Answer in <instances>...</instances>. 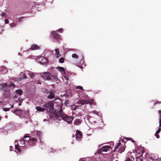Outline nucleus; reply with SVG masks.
<instances>
[{
    "label": "nucleus",
    "instance_id": "0eeeda50",
    "mask_svg": "<svg viewBox=\"0 0 161 161\" xmlns=\"http://www.w3.org/2000/svg\"><path fill=\"white\" fill-rule=\"evenodd\" d=\"M15 115L18 116L20 118L25 117H26V111L22 110L19 109H16L12 111Z\"/></svg>",
    "mask_w": 161,
    "mask_h": 161
},
{
    "label": "nucleus",
    "instance_id": "e433bc0d",
    "mask_svg": "<svg viewBox=\"0 0 161 161\" xmlns=\"http://www.w3.org/2000/svg\"><path fill=\"white\" fill-rule=\"evenodd\" d=\"M3 110L4 111H9L10 110V108H3Z\"/></svg>",
    "mask_w": 161,
    "mask_h": 161
},
{
    "label": "nucleus",
    "instance_id": "7c9ffc66",
    "mask_svg": "<svg viewBox=\"0 0 161 161\" xmlns=\"http://www.w3.org/2000/svg\"><path fill=\"white\" fill-rule=\"evenodd\" d=\"M66 93L67 95H69L71 93V91L70 89H68L66 91Z\"/></svg>",
    "mask_w": 161,
    "mask_h": 161
},
{
    "label": "nucleus",
    "instance_id": "4468645a",
    "mask_svg": "<svg viewBox=\"0 0 161 161\" xmlns=\"http://www.w3.org/2000/svg\"><path fill=\"white\" fill-rule=\"evenodd\" d=\"M91 158L90 157L83 158L82 159H80L79 161H90ZM93 161H101L99 158H96L93 159Z\"/></svg>",
    "mask_w": 161,
    "mask_h": 161
},
{
    "label": "nucleus",
    "instance_id": "a878e982",
    "mask_svg": "<svg viewBox=\"0 0 161 161\" xmlns=\"http://www.w3.org/2000/svg\"><path fill=\"white\" fill-rule=\"evenodd\" d=\"M87 119H88L89 120V121L91 123H92L93 122L94 123L96 122V121H92V119H93V118L91 116H87Z\"/></svg>",
    "mask_w": 161,
    "mask_h": 161
},
{
    "label": "nucleus",
    "instance_id": "f8f14e48",
    "mask_svg": "<svg viewBox=\"0 0 161 161\" xmlns=\"http://www.w3.org/2000/svg\"><path fill=\"white\" fill-rule=\"evenodd\" d=\"M82 137V134L81 131L77 130L76 131V139L77 141H80Z\"/></svg>",
    "mask_w": 161,
    "mask_h": 161
},
{
    "label": "nucleus",
    "instance_id": "8fccbe9b",
    "mask_svg": "<svg viewBox=\"0 0 161 161\" xmlns=\"http://www.w3.org/2000/svg\"><path fill=\"white\" fill-rule=\"evenodd\" d=\"M51 151H50L51 152H53L54 153L55 152V150L53 149L52 148L51 149Z\"/></svg>",
    "mask_w": 161,
    "mask_h": 161
},
{
    "label": "nucleus",
    "instance_id": "cd10ccee",
    "mask_svg": "<svg viewBox=\"0 0 161 161\" xmlns=\"http://www.w3.org/2000/svg\"><path fill=\"white\" fill-rule=\"evenodd\" d=\"M83 57H81L80 58V61L79 62L78 61V64H79L82 65L84 63V60L83 59Z\"/></svg>",
    "mask_w": 161,
    "mask_h": 161
},
{
    "label": "nucleus",
    "instance_id": "aec40b11",
    "mask_svg": "<svg viewBox=\"0 0 161 161\" xmlns=\"http://www.w3.org/2000/svg\"><path fill=\"white\" fill-rule=\"evenodd\" d=\"M134 158L133 156V154H130L128 157L127 158L125 161H133Z\"/></svg>",
    "mask_w": 161,
    "mask_h": 161
},
{
    "label": "nucleus",
    "instance_id": "4d7b16f0",
    "mask_svg": "<svg viewBox=\"0 0 161 161\" xmlns=\"http://www.w3.org/2000/svg\"><path fill=\"white\" fill-rule=\"evenodd\" d=\"M125 139H128V140H129V139H131V138H125Z\"/></svg>",
    "mask_w": 161,
    "mask_h": 161
},
{
    "label": "nucleus",
    "instance_id": "9d476101",
    "mask_svg": "<svg viewBox=\"0 0 161 161\" xmlns=\"http://www.w3.org/2000/svg\"><path fill=\"white\" fill-rule=\"evenodd\" d=\"M23 138L25 140V142L28 145H32V144H31L30 143L32 142L33 141L35 142L36 140L35 138H32L31 139L30 137L26 135H25Z\"/></svg>",
    "mask_w": 161,
    "mask_h": 161
},
{
    "label": "nucleus",
    "instance_id": "f03ea898",
    "mask_svg": "<svg viewBox=\"0 0 161 161\" xmlns=\"http://www.w3.org/2000/svg\"><path fill=\"white\" fill-rule=\"evenodd\" d=\"M25 140L24 138H21L17 144L15 145V152L16 153H20L21 152V147H27L28 145L25 142Z\"/></svg>",
    "mask_w": 161,
    "mask_h": 161
},
{
    "label": "nucleus",
    "instance_id": "b1692460",
    "mask_svg": "<svg viewBox=\"0 0 161 161\" xmlns=\"http://www.w3.org/2000/svg\"><path fill=\"white\" fill-rule=\"evenodd\" d=\"M35 132L38 137L39 138V139L40 140L41 136L42 134L41 132L39 131L36 130L35 131Z\"/></svg>",
    "mask_w": 161,
    "mask_h": 161
},
{
    "label": "nucleus",
    "instance_id": "6ab92c4d",
    "mask_svg": "<svg viewBox=\"0 0 161 161\" xmlns=\"http://www.w3.org/2000/svg\"><path fill=\"white\" fill-rule=\"evenodd\" d=\"M56 68L61 73H65V69L63 67L58 66L56 67Z\"/></svg>",
    "mask_w": 161,
    "mask_h": 161
},
{
    "label": "nucleus",
    "instance_id": "72a5a7b5",
    "mask_svg": "<svg viewBox=\"0 0 161 161\" xmlns=\"http://www.w3.org/2000/svg\"><path fill=\"white\" fill-rule=\"evenodd\" d=\"M59 61L60 63H62L64 62V59L61 57L59 58Z\"/></svg>",
    "mask_w": 161,
    "mask_h": 161
},
{
    "label": "nucleus",
    "instance_id": "13d9d810",
    "mask_svg": "<svg viewBox=\"0 0 161 161\" xmlns=\"http://www.w3.org/2000/svg\"><path fill=\"white\" fill-rule=\"evenodd\" d=\"M47 119H44L43 120V121H47Z\"/></svg>",
    "mask_w": 161,
    "mask_h": 161
},
{
    "label": "nucleus",
    "instance_id": "f3484780",
    "mask_svg": "<svg viewBox=\"0 0 161 161\" xmlns=\"http://www.w3.org/2000/svg\"><path fill=\"white\" fill-rule=\"evenodd\" d=\"M51 34L53 36L54 38L56 39H60V36L55 31H53L51 32Z\"/></svg>",
    "mask_w": 161,
    "mask_h": 161
},
{
    "label": "nucleus",
    "instance_id": "393cba45",
    "mask_svg": "<svg viewBox=\"0 0 161 161\" xmlns=\"http://www.w3.org/2000/svg\"><path fill=\"white\" fill-rule=\"evenodd\" d=\"M125 149V147L124 146H122L120 147L118 151V152L120 153H122V152H124Z\"/></svg>",
    "mask_w": 161,
    "mask_h": 161
},
{
    "label": "nucleus",
    "instance_id": "6e6d98bb",
    "mask_svg": "<svg viewBox=\"0 0 161 161\" xmlns=\"http://www.w3.org/2000/svg\"><path fill=\"white\" fill-rule=\"evenodd\" d=\"M14 107V105H13L11 106V108H12Z\"/></svg>",
    "mask_w": 161,
    "mask_h": 161
},
{
    "label": "nucleus",
    "instance_id": "c03bdc74",
    "mask_svg": "<svg viewBox=\"0 0 161 161\" xmlns=\"http://www.w3.org/2000/svg\"><path fill=\"white\" fill-rule=\"evenodd\" d=\"M9 23V21L7 19H6L5 20V24H8Z\"/></svg>",
    "mask_w": 161,
    "mask_h": 161
},
{
    "label": "nucleus",
    "instance_id": "37998d69",
    "mask_svg": "<svg viewBox=\"0 0 161 161\" xmlns=\"http://www.w3.org/2000/svg\"><path fill=\"white\" fill-rule=\"evenodd\" d=\"M161 130V128H159L156 131V133L158 134L160 132Z\"/></svg>",
    "mask_w": 161,
    "mask_h": 161
},
{
    "label": "nucleus",
    "instance_id": "e2e57ef3",
    "mask_svg": "<svg viewBox=\"0 0 161 161\" xmlns=\"http://www.w3.org/2000/svg\"><path fill=\"white\" fill-rule=\"evenodd\" d=\"M59 101H60V102L61 103V101L60 100H59Z\"/></svg>",
    "mask_w": 161,
    "mask_h": 161
},
{
    "label": "nucleus",
    "instance_id": "bf43d9fd",
    "mask_svg": "<svg viewBox=\"0 0 161 161\" xmlns=\"http://www.w3.org/2000/svg\"><path fill=\"white\" fill-rule=\"evenodd\" d=\"M65 83H66V84H68V82H67H67H65Z\"/></svg>",
    "mask_w": 161,
    "mask_h": 161
},
{
    "label": "nucleus",
    "instance_id": "052dcab7",
    "mask_svg": "<svg viewBox=\"0 0 161 161\" xmlns=\"http://www.w3.org/2000/svg\"><path fill=\"white\" fill-rule=\"evenodd\" d=\"M132 141V142H135V141H134V140H132V141Z\"/></svg>",
    "mask_w": 161,
    "mask_h": 161
},
{
    "label": "nucleus",
    "instance_id": "6e6552de",
    "mask_svg": "<svg viewBox=\"0 0 161 161\" xmlns=\"http://www.w3.org/2000/svg\"><path fill=\"white\" fill-rule=\"evenodd\" d=\"M93 99H88L84 100H79L77 102L78 104H80L81 105L85 104H89L90 105H95V103L93 102Z\"/></svg>",
    "mask_w": 161,
    "mask_h": 161
},
{
    "label": "nucleus",
    "instance_id": "dca6fc26",
    "mask_svg": "<svg viewBox=\"0 0 161 161\" xmlns=\"http://www.w3.org/2000/svg\"><path fill=\"white\" fill-rule=\"evenodd\" d=\"M143 154V152H141V154L140 155H137L136 156V161H142L143 159V157L142 156Z\"/></svg>",
    "mask_w": 161,
    "mask_h": 161
},
{
    "label": "nucleus",
    "instance_id": "9b49d317",
    "mask_svg": "<svg viewBox=\"0 0 161 161\" xmlns=\"http://www.w3.org/2000/svg\"><path fill=\"white\" fill-rule=\"evenodd\" d=\"M110 148V146H103L99 149L98 150V151L99 153H101L102 152H106Z\"/></svg>",
    "mask_w": 161,
    "mask_h": 161
},
{
    "label": "nucleus",
    "instance_id": "f257e3e1",
    "mask_svg": "<svg viewBox=\"0 0 161 161\" xmlns=\"http://www.w3.org/2000/svg\"><path fill=\"white\" fill-rule=\"evenodd\" d=\"M50 118L54 119L60 120L63 119L67 123H70L73 120V118L72 116H69L67 114H65L63 112V110L61 107L58 112L51 113L50 114Z\"/></svg>",
    "mask_w": 161,
    "mask_h": 161
},
{
    "label": "nucleus",
    "instance_id": "58836bf2",
    "mask_svg": "<svg viewBox=\"0 0 161 161\" xmlns=\"http://www.w3.org/2000/svg\"><path fill=\"white\" fill-rule=\"evenodd\" d=\"M8 86L10 87H14L15 86V85L13 83H11L9 85H8Z\"/></svg>",
    "mask_w": 161,
    "mask_h": 161
},
{
    "label": "nucleus",
    "instance_id": "69168bd1",
    "mask_svg": "<svg viewBox=\"0 0 161 161\" xmlns=\"http://www.w3.org/2000/svg\"><path fill=\"white\" fill-rule=\"evenodd\" d=\"M66 102H65V103H66Z\"/></svg>",
    "mask_w": 161,
    "mask_h": 161
},
{
    "label": "nucleus",
    "instance_id": "5fc2aeb1",
    "mask_svg": "<svg viewBox=\"0 0 161 161\" xmlns=\"http://www.w3.org/2000/svg\"><path fill=\"white\" fill-rule=\"evenodd\" d=\"M10 151H12V150H11V148H12V146H10Z\"/></svg>",
    "mask_w": 161,
    "mask_h": 161
},
{
    "label": "nucleus",
    "instance_id": "39448f33",
    "mask_svg": "<svg viewBox=\"0 0 161 161\" xmlns=\"http://www.w3.org/2000/svg\"><path fill=\"white\" fill-rule=\"evenodd\" d=\"M145 158L147 161H161V158H156L154 154L148 153H146Z\"/></svg>",
    "mask_w": 161,
    "mask_h": 161
},
{
    "label": "nucleus",
    "instance_id": "680f3d73",
    "mask_svg": "<svg viewBox=\"0 0 161 161\" xmlns=\"http://www.w3.org/2000/svg\"><path fill=\"white\" fill-rule=\"evenodd\" d=\"M87 135H88V136H90V135H91V134H88Z\"/></svg>",
    "mask_w": 161,
    "mask_h": 161
},
{
    "label": "nucleus",
    "instance_id": "864d4df0",
    "mask_svg": "<svg viewBox=\"0 0 161 161\" xmlns=\"http://www.w3.org/2000/svg\"><path fill=\"white\" fill-rule=\"evenodd\" d=\"M37 84H41V83L40 82V81H38V82H37Z\"/></svg>",
    "mask_w": 161,
    "mask_h": 161
},
{
    "label": "nucleus",
    "instance_id": "412c9836",
    "mask_svg": "<svg viewBox=\"0 0 161 161\" xmlns=\"http://www.w3.org/2000/svg\"><path fill=\"white\" fill-rule=\"evenodd\" d=\"M81 123V120L80 119H77L74 121V124L76 125H79Z\"/></svg>",
    "mask_w": 161,
    "mask_h": 161
},
{
    "label": "nucleus",
    "instance_id": "a18cd8bd",
    "mask_svg": "<svg viewBox=\"0 0 161 161\" xmlns=\"http://www.w3.org/2000/svg\"><path fill=\"white\" fill-rule=\"evenodd\" d=\"M24 18V17H21L19 18L18 19V20L19 22H20L21 21L22 19H23Z\"/></svg>",
    "mask_w": 161,
    "mask_h": 161
},
{
    "label": "nucleus",
    "instance_id": "603ef678",
    "mask_svg": "<svg viewBox=\"0 0 161 161\" xmlns=\"http://www.w3.org/2000/svg\"><path fill=\"white\" fill-rule=\"evenodd\" d=\"M158 113L159 114H161V110L158 111Z\"/></svg>",
    "mask_w": 161,
    "mask_h": 161
},
{
    "label": "nucleus",
    "instance_id": "3c124183",
    "mask_svg": "<svg viewBox=\"0 0 161 161\" xmlns=\"http://www.w3.org/2000/svg\"><path fill=\"white\" fill-rule=\"evenodd\" d=\"M159 103H161V102H159L158 101H157L156 103H154V105H155L156 104H158Z\"/></svg>",
    "mask_w": 161,
    "mask_h": 161
},
{
    "label": "nucleus",
    "instance_id": "423d86ee",
    "mask_svg": "<svg viewBox=\"0 0 161 161\" xmlns=\"http://www.w3.org/2000/svg\"><path fill=\"white\" fill-rule=\"evenodd\" d=\"M0 86L1 90L4 92V96L6 97H8L10 94L8 85L6 83H5L1 84Z\"/></svg>",
    "mask_w": 161,
    "mask_h": 161
},
{
    "label": "nucleus",
    "instance_id": "7ed1b4c3",
    "mask_svg": "<svg viewBox=\"0 0 161 161\" xmlns=\"http://www.w3.org/2000/svg\"><path fill=\"white\" fill-rule=\"evenodd\" d=\"M54 103L53 101H51L48 102L46 103L44 105L43 107L45 110L50 113L49 116L50 114L55 112H58V111H54L52 112L53 109Z\"/></svg>",
    "mask_w": 161,
    "mask_h": 161
},
{
    "label": "nucleus",
    "instance_id": "0e129e2a",
    "mask_svg": "<svg viewBox=\"0 0 161 161\" xmlns=\"http://www.w3.org/2000/svg\"><path fill=\"white\" fill-rule=\"evenodd\" d=\"M15 97L16 98V96H15V97Z\"/></svg>",
    "mask_w": 161,
    "mask_h": 161
},
{
    "label": "nucleus",
    "instance_id": "4c0bfd02",
    "mask_svg": "<svg viewBox=\"0 0 161 161\" xmlns=\"http://www.w3.org/2000/svg\"><path fill=\"white\" fill-rule=\"evenodd\" d=\"M10 26L12 27H15L16 26V24L14 23H12L10 24Z\"/></svg>",
    "mask_w": 161,
    "mask_h": 161
},
{
    "label": "nucleus",
    "instance_id": "4be33fe9",
    "mask_svg": "<svg viewBox=\"0 0 161 161\" xmlns=\"http://www.w3.org/2000/svg\"><path fill=\"white\" fill-rule=\"evenodd\" d=\"M55 55L56 57L58 58L61 56L60 54L59 53V51L58 49H56L55 50Z\"/></svg>",
    "mask_w": 161,
    "mask_h": 161
},
{
    "label": "nucleus",
    "instance_id": "a19ab883",
    "mask_svg": "<svg viewBox=\"0 0 161 161\" xmlns=\"http://www.w3.org/2000/svg\"><path fill=\"white\" fill-rule=\"evenodd\" d=\"M63 29L62 28H60L58 29L57 31H58L59 32L62 33L63 31Z\"/></svg>",
    "mask_w": 161,
    "mask_h": 161
},
{
    "label": "nucleus",
    "instance_id": "c756f323",
    "mask_svg": "<svg viewBox=\"0 0 161 161\" xmlns=\"http://www.w3.org/2000/svg\"><path fill=\"white\" fill-rule=\"evenodd\" d=\"M72 57L73 58H75V59H77L79 57L75 53L72 54Z\"/></svg>",
    "mask_w": 161,
    "mask_h": 161
},
{
    "label": "nucleus",
    "instance_id": "774afa93",
    "mask_svg": "<svg viewBox=\"0 0 161 161\" xmlns=\"http://www.w3.org/2000/svg\"><path fill=\"white\" fill-rule=\"evenodd\" d=\"M76 109V108H75V109Z\"/></svg>",
    "mask_w": 161,
    "mask_h": 161
},
{
    "label": "nucleus",
    "instance_id": "ddd939ff",
    "mask_svg": "<svg viewBox=\"0 0 161 161\" xmlns=\"http://www.w3.org/2000/svg\"><path fill=\"white\" fill-rule=\"evenodd\" d=\"M56 91L53 90H50L48 93L49 95L47 96V98L49 99H52L54 97V94Z\"/></svg>",
    "mask_w": 161,
    "mask_h": 161
},
{
    "label": "nucleus",
    "instance_id": "de8ad7c7",
    "mask_svg": "<svg viewBox=\"0 0 161 161\" xmlns=\"http://www.w3.org/2000/svg\"><path fill=\"white\" fill-rule=\"evenodd\" d=\"M155 136H156L157 138H159V135L158 134V133H155Z\"/></svg>",
    "mask_w": 161,
    "mask_h": 161
},
{
    "label": "nucleus",
    "instance_id": "49530a36",
    "mask_svg": "<svg viewBox=\"0 0 161 161\" xmlns=\"http://www.w3.org/2000/svg\"><path fill=\"white\" fill-rule=\"evenodd\" d=\"M19 103L18 105V106H20L21 105L22 102V100L21 101L20 100H19Z\"/></svg>",
    "mask_w": 161,
    "mask_h": 161
},
{
    "label": "nucleus",
    "instance_id": "f704fd0d",
    "mask_svg": "<svg viewBox=\"0 0 161 161\" xmlns=\"http://www.w3.org/2000/svg\"><path fill=\"white\" fill-rule=\"evenodd\" d=\"M159 127L161 128V114L160 115L159 117Z\"/></svg>",
    "mask_w": 161,
    "mask_h": 161
},
{
    "label": "nucleus",
    "instance_id": "5701e85b",
    "mask_svg": "<svg viewBox=\"0 0 161 161\" xmlns=\"http://www.w3.org/2000/svg\"><path fill=\"white\" fill-rule=\"evenodd\" d=\"M26 78V75L25 74H22L21 73V74L20 77L19 78V80H23Z\"/></svg>",
    "mask_w": 161,
    "mask_h": 161
},
{
    "label": "nucleus",
    "instance_id": "a211bd4d",
    "mask_svg": "<svg viewBox=\"0 0 161 161\" xmlns=\"http://www.w3.org/2000/svg\"><path fill=\"white\" fill-rule=\"evenodd\" d=\"M35 108L37 111L40 112H42L45 110L44 108H42L40 106H36Z\"/></svg>",
    "mask_w": 161,
    "mask_h": 161
},
{
    "label": "nucleus",
    "instance_id": "09e8293b",
    "mask_svg": "<svg viewBox=\"0 0 161 161\" xmlns=\"http://www.w3.org/2000/svg\"><path fill=\"white\" fill-rule=\"evenodd\" d=\"M5 15V13L4 12H2L1 14V15L2 16H4Z\"/></svg>",
    "mask_w": 161,
    "mask_h": 161
},
{
    "label": "nucleus",
    "instance_id": "1a4fd4ad",
    "mask_svg": "<svg viewBox=\"0 0 161 161\" xmlns=\"http://www.w3.org/2000/svg\"><path fill=\"white\" fill-rule=\"evenodd\" d=\"M36 60L37 62L41 64L45 65L47 62V58L44 57L39 56L37 58Z\"/></svg>",
    "mask_w": 161,
    "mask_h": 161
},
{
    "label": "nucleus",
    "instance_id": "bb28decb",
    "mask_svg": "<svg viewBox=\"0 0 161 161\" xmlns=\"http://www.w3.org/2000/svg\"><path fill=\"white\" fill-rule=\"evenodd\" d=\"M15 92L18 95H21L23 93L22 90L19 89L16 90L15 91Z\"/></svg>",
    "mask_w": 161,
    "mask_h": 161
},
{
    "label": "nucleus",
    "instance_id": "2f4dec72",
    "mask_svg": "<svg viewBox=\"0 0 161 161\" xmlns=\"http://www.w3.org/2000/svg\"><path fill=\"white\" fill-rule=\"evenodd\" d=\"M91 113L96 114L97 115H99V113L97 111L95 110H93L92 111Z\"/></svg>",
    "mask_w": 161,
    "mask_h": 161
},
{
    "label": "nucleus",
    "instance_id": "c85d7f7f",
    "mask_svg": "<svg viewBox=\"0 0 161 161\" xmlns=\"http://www.w3.org/2000/svg\"><path fill=\"white\" fill-rule=\"evenodd\" d=\"M120 144V142H119L116 145L115 147L114 151V152L117 150V149L118 148V147L119 146Z\"/></svg>",
    "mask_w": 161,
    "mask_h": 161
},
{
    "label": "nucleus",
    "instance_id": "79ce46f5",
    "mask_svg": "<svg viewBox=\"0 0 161 161\" xmlns=\"http://www.w3.org/2000/svg\"><path fill=\"white\" fill-rule=\"evenodd\" d=\"M29 75H30L31 77H32L34 76V74L33 73H31L30 72L29 73Z\"/></svg>",
    "mask_w": 161,
    "mask_h": 161
},
{
    "label": "nucleus",
    "instance_id": "473e14b6",
    "mask_svg": "<svg viewBox=\"0 0 161 161\" xmlns=\"http://www.w3.org/2000/svg\"><path fill=\"white\" fill-rule=\"evenodd\" d=\"M75 89H80L81 90H83V88L82 86H77L75 87Z\"/></svg>",
    "mask_w": 161,
    "mask_h": 161
},
{
    "label": "nucleus",
    "instance_id": "20e7f679",
    "mask_svg": "<svg viewBox=\"0 0 161 161\" xmlns=\"http://www.w3.org/2000/svg\"><path fill=\"white\" fill-rule=\"evenodd\" d=\"M41 77L45 80H50L56 79V76L51 73L45 72L42 73Z\"/></svg>",
    "mask_w": 161,
    "mask_h": 161
},
{
    "label": "nucleus",
    "instance_id": "338daca9",
    "mask_svg": "<svg viewBox=\"0 0 161 161\" xmlns=\"http://www.w3.org/2000/svg\"><path fill=\"white\" fill-rule=\"evenodd\" d=\"M19 100V99H18L17 100V101H18Z\"/></svg>",
    "mask_w": 161,
    "mask_h": 161
},
{
    "label": "nucleus",
    "instance_id": "ea45409f",
    "mask_svg": "<svg viewBox=\"0 0 161 161\" xmlns=\"http://www.w3.org/2000/svg\"><path fill=\"white\" fill-rule=\"evenodd\" d=\"M36 142V141L35 142H31V144H32V145H27V147H28L30 146H32L34 145V143Z\"/></svg>",
    "mask_w": 161,
    "mask_h": 161
},
{
    "label": "nucleus",
    "instance_id": "c9c22d12",
    "mask_svg": "<svg viewBox=\"0 0 161 161\" xmlns=\"http://www.w3.org/2000/svg\"><path fill=\"white\" fill-rule=\"evenodd\" d=\"M69 78L68 76H64V77L63 78V79L64 81V80H69Z\"/></svg>",
    "mask_w": 161,
    "mask_h": 161
},
{
    "label": "nucleus",
    "instance_id": "2eb2a0df",
    "mask_svg": "<svg viewBox=\"0 0 161 161\" xmlns=\"http://www.w3.org/2000/svg\"><path fill=\"white\" fill-rule=\"evenodd\" d=\"M30 48L32 50H39L41 49L39 46L35 44L31 45Z\"/></svg>",
    "mask_w": 161,
    "mask_h": 161
}]
</instances>
